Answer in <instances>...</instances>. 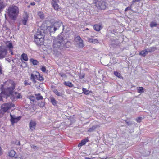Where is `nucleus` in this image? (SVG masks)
Listing matches in <instances>:
<instances>
[{
  "instance_id": "58",
  "label": "nucleus",
  "mask_w": 159,
  "mask_h": 159,
  "mask_svg": "<svg viewBox=\"0 0 159 159\" xmlns=\"http://www.w3.org/2000/svg\"><path fill=\"white\" fill-rule=\"evenodd\" d=\"M129 133H131L133 132V129H131L130 131H129Z\"/></svg>"
},
{
  "instance_id": "15",
  "label": "nucleus",
  "mask_w": 159,
  "mask_h": 159,
  "mask_svg": "<svg viewBox=\"0 0 159 159\" xmlns=\"http://www.w3.org/2000/svg\"><path fill=\"white\" fill-rule=\"evenodd\" d=\"M89 141V140L88 138H86L84 139L81 141L78 144V147H81V146L84 145L86 143Z\"/></svg>"
},
{
  "instance_id": "35",
  "label": "nucleus",
  "mask_w": 159,
  "mask_h": 159,
  "mask_svg": "<svg viewBox=\"0 0 159 159\" xmlns=\"http://www.w3.org/2000/svg\"><path fill=\"white\" fill-rule=\"evenodd\" d=\"M144 88L142 87H139L137 89V92L138 93H142L144 92Z\"/></svg>"
},
{
  "instance_id": "31",
  "label": "nucleus",
  "mask_w": 159,
  "mask_h": 159,
  "mask_svg": "<svg viewBox=\"0 0 159 159\" xmlns=\"http://www.w3.org/2000/svg\"><path fill=\"white\" fill-rule=\"evenodd\" d=\"M37 15L41 19L43 20L44 19V15L43 12L39 11L38 12Z\"/></svg>"
},
{
  "instance_id": "12",
  "label": "nucleus",
  "mask_w": 159,
  "mask_h": 159,
  "mask_svg": "<svg viewBox=\"0 0 159 159\" xmlns=\"http://www.w3.org/2000/svg\"><path fill=\"white\" fill-rule=\"evenodd\" d=\"M52 25L54 27L53 29H54V30H56L62 25L63 27V29H64V26L63 25V23L61 21L55 22Z\"/></svg>"
},
{
  "instance_id": "18",
  "label": "nucleus",
  "mask_w": 159,
  "mask_h": 159,
  "mask_svg": "<svg viewBox=\"0 0 159 159\" xmlns=\"http://www.w3.org/2000/svg\"><path fill=\"white\" fill-rule=\"evenodd\" d=\"M82 93L84 94L88 95L90 94L93 93V91L91 90H88L86 88H83L82 89Z\"/></svg>"
},
{
  "instance_id": "46",
  "label": "nucleus",
  "mask_w": 159,
  "mask_h": 159,
  "mask_svg": "<svg viewBox=\"0 0 159 159\" xmlns=\"http://www.w3.org/2000/svg\"><path fill=\"white\" fill-rule=\"evenodd\" d=\"M142 117H139L136 119V121L138 123H140L141 121Z\"/></svg>"
},
{
  "instance_id": "51",
  "label": "nucleus",
  "mask_w": 159,
  "mask_h": 159,
  "mask_svg": "<svg viewBox=\"0 0 159 159\" xmlns=\"http://www.w3.org/2000/svg\"><path fill=\"white\" fill-rule=\"evenodd\" d=\"M28 80H25L24 81V84L25 86H27L28 85Z\"/></svg>"
},
{
  "instance_id": "38",
  "label": "nucleus",
  "mask_w": 159,
  "mask_h": 159,
  "mask_svg": "<svg viewBox=\"0 0 159 159\" xmlns=\"http://www.w3.org/2000/svg\"><path fill=\"white\" fill-rule=\"evenodd\" d=\"M132 5L131 4L128 7H127L125 10V11L126 12L128 10H130L131 11H133L132 9Z\"/></svg>"
},
{
  "instance_id": "28",
  "label": "nucleus",
  "mask_w": 159,
  "mask_h": 159,
  "mask_svg": "<svg viewBox=\"0 0 159 159\" xmlns=\"http://www.w3.org/2000/svg\"><path fill=\"white\" fill-rule=\"evenodd\" d=\"M157 49V48L155 47H151L150 48H149L147 49L148 52V53L149 52H154Z\"/></svg>"
},
{
  "instance_id": "50",
  "label": "nucleus",
  "mask_w": 159,
  "mask_h": 159,
  "mask_svg": "<svg viewBox=\"0 0 159 159\" xmlns=\"http://www.w3.org/2000/svg\"><path fill=\"white\" fill-rule=\"evenodd\" d=\"M59 0H52L51 1V4L55 3H58Z\"/></svg>"
},
{
  "instance_id": "20",
  "label": "nucleus",
  "mask_w": 159,
  "mask_h": 159,
  "mask_svg": "<svg viewBox=\"0 0 159 159\" xmlns=\"http://www.w3.org/2000/svg\"><path fill=\"white\" fill-rule=\"evenodd\" d=\"M93 29L94 30L97 31H99L102 28V26L100 24H95L93 25Z\"/></svg>"
},
{
  "instance_id": "7",
  "label": "nucleus",
  "mask_w": 159,
  "mask_h": 159,
  "mask_svg": "<svg viewBox=\"0 0 159 159\" xmlns=\"http://www.w3.org/2000/svg\"><path fill=\"white\" fill-rule=\"evenodd\" d=\"M96 6L98 9L100 10H104L107 7L106 2L103 0L98 1Z\"/></svg>"
},
{
  "instance_id": "56",
  "label": "nucleus",
  "mask_w": 159,
  "mask_h": 159,
  "mask_svg": "<svg viewBox=\"0 0 159 159\" xmlns=\"http://www.w3.org/2000/svg\"><path fill=\"white\" fill-rule=\"evenodd\" d=\"M30 5L32 6H34L35 5V3L34 2H33L30 3Z\"/></svg>"
},
{
  "instance_id": "41",
  "label": "nucleus",
  "mask_w": 159,
  "mask_h": 159,
  "mask_svg": "<svg viewBox=\"0 0 159 159\" xmlns=\"http://www.w3.org/2000/svg\"><path fill=\"white\" fill-rule=\"evenodd\" d=\"M39 105L40 107L43 108L45 106V102H41L39 103Z\"/></svg>"
},
{
  "instance_id": "30",
  "label": "nucleus",
  "mask_w": 159,
  "mask_h": 159,
  "mask_svg": "<svg viewBox=\"0 0 159 159\" xmlns=\"http://www.w3.org/2000/svg\"><path fill=\"white\" fill-rule=\"evenodd\" d=\"M6 47L7 48V50L8 48L9 50L12 49L13 48V45L11 42H9L7 44L6 46Z\"/></svg>"
},
{
  "instance_id": "9",
  "label": "nucleus",
  "mask_w": 159,
  "mask_h": 159,
  "mask_svg": "<svg viewBox=\"0 0 159 159\" xmlns=\"http://www.w3.org/2000/svg\"><path fill=\"white\" fill-rule=\"evenodd\" d=\"M54 27L53 25H51L50 26H47V25L45 26V24H43L40 29H43L45 30V33L47 32V31H49L50 33H54L56 30H54L53 29Z\"/></svg>"
},
{
  "instance_id": "22",
  "label": "nucleus",
  "mask_w": 159,
  "mask_h": 159,
  "mask_svg": "<svg viewBox=\"0 0 159 159\" xmlns=\"http://www.w3.org/2000/svg\"><path fill=\"white\" fill-rule=\"evenodd\" d=\"M148 52L147 49L141 51L139 53V55L143 57H145L147 54H148Z\"/></svg>"
},
{
  "instance_id": "42",
  "label": "nucleus",
  "mask_w": 159,
  "mask_h": 159,
  "mask_svg": "<svg viewBox=\"0 0 159 159\" xmlns=\"http://www.w3.org/2000/svg\"><path fill=\"white\" fill-rule=\"evenodd\" d=\"M85 76V74L84 73H80L79 75V77L80 79H83Z\"/></svg>"
},
{
  "instance_id": "26",
  "label": "nucleus",
  "mask_w": 159,
  "mask_h": 159,
  "mask_svg": "<svg viewBox=\"0 0 159 159\" xmlns=\"http://www.w3.org/2000/svg\"><path fill=\"white\" fill-rule=\"evenodd\" d=\"M88 40L89 42L92 43L94 44H96L98 43V40L96 39L89 38Z\"/></svg>"
},
{
  "instance_id": "52",
  "label": "nucleus",
  "mask_w": 159,
  "mask_h": 159,
  "mask_svg": "<svg viewBox=\"0 0 159 159\" xmlns=\"http://www.w3.org/2000/svg\"><path fill=\"white\" fill-rule=\"evenodd\" d=\"M5 60L7 61L9 63H10L11 62V60L9 58H6Z\"/></svg>"
},
{
  "instance_id": "29",
  "label": "nucleus",
  "mask_w": 159,
  "mask_h": 159,
  "mask_svg": "<svg viewBox=\"0 0 159 159\" xmlns=\"http://www.w3.org/2000/svg\"><path fill=\"white\" fill-rule=\"evenodd\" d=\"M64 84L70 88L74 86V85L70 81H65L64 83Z\"/></svg>"
},
{
  "instance_id": "62",
  "label": "nucleus",
  "mask_w": 159,
  "mask_h": 159,
  "mask_svg": "<svg viewBox=\"0 0 159 159\" xmlns=\"http://www.w3.org/2000/svg\"><path fill=\"white\" fill-rule=\"evenodd\" d=\"M128 159L127 158V159Z\"/></svg>"
},
{
  "instance_id": "48",
  "label": "nucleus",
  "mask_w": 159,
  "mask_h": 159,
  "mask_svg": "<svg viewBox=\"0 0 159 159\" xmlns=\"http://www.w3.org/2000/svg\"><path fill=\"white\" fill-rule=\"evenodd\" d=\"M2 66L0 64V75L2 74Z\"/></svg>"
},
{
  "instance_id": "25",
  "label": "nucleus",
  "mask_w": 159,
  "mask_h": 159,
  "mask_svg": "<svg viewBox=\"0 0 159 159\" xmlns=\"http://www.w3.org/2000/svg\"><path fill=\"white\" fill-rule=\"evenodd\" d=\"M35 73L38 74V76L37 77V80L41 82L43 81L44 80L43 76L41 75L40 73L37 71L35 72Z\"/></svg>"
},
{
  "instance_id": "23",
  "label": "nucleus",
  "mask_w": 159,
  "mask_h": 159,
  "mask_svg": "<svg viewBox=\"0 0 159 159\" xmlns=\"http://www.w3.org/2000/svg\"><path fill=\"white\" fill-rule=\"evenodd\" d=\"M6 6V4L2 0H0V12L2 11Z\"/></svg>"
},
{
  "instance_id": "21",
  "label": "nucleus",
  "mask_w": 159,
  "mask_h": 159,
  "mask_svg": "<svg viewBox=\"0 0 159 159\" xmlns=\"http://www.w3.org/2000/svg\"><path fill=\"white\" fill-rule=\"evenodd\" d=\"M53 92L56 95L58 96L62 97L63 93L62 92H58L57 90L56 89H54L52 90Z\"/></svg>"
},
{
  "instance_id": "47",
  "label": "nucleus",
  "mask_w": 159,
  "mask_h": 159,
  "mask_svg": "<svg viewBox=\"0 0 159 159\" xmlns=\"http://www.w3.org/2000/svg\"><path fill=\"white\" fill-rule=\"evenodd\" d=\"M16 98L18 99L21 98H22V96L20 93H18L16 96Z\"/></svg>"
},
{
  "instance_id": "2",
  "label": "nucleus",
  "mask_w": 159,
  "mask_h": 159,
  "mask_svg": "<svg viewBox=\"0 0 159 159\" xmlns=\"http://www.w3.org/2000/svg\"><path fill=\"white\" fill-rule=\"evenodd\" d=\"M11 86L7 88H5L3 85H1L0 88L1 91L0 93V101H3L2 98L4 97L3 95L6 96V99L11 96H13L14 90L15 88L16 84L13 82L11 84Z\"/></svg>"
},
{
  "instance_id": "5",
  "label": "nucleus",
  "mask_w": 159,
  "mask_h": 159,
  "mask_svg": "<svg viewBox=\"0 0 159 159\" xmlns=\"http://www.w3.org/2000/svg\"><path fill=\"white\" fill-rule=\"evenodd\" d=\"M15 107V105L11 102L4 103L1 106V109L5 113L8 111L11 107Z\"/></svg>"
},
{
  "instance_id": "33",
  "label": "nucleus",
  "mask_w": 159,
  "mask_h": 159,
  "mask_svg": "<svg viewBox=\"0 0 159 159\" xmlns=\"http://www.w3.org/2000/svg\"><path fill=\"white\" fill-rule=\"evenodd\" d=\"M15 152L14 150H12L9 152V156L10 157H12L15 156Z\"/></svg>"
},
{
  "instance_id": "39",
  "label": "nucleus",
  "mask_w": 159,
  "mask_h": 159,
  "mask_svg": "<svg viewBox=\"0 0 159 159\" xmlns=\"http://www.w3.org/2000/svg\"><path fill=\"white\" fill-rule=\"evenodd\" d=\"M27 98L31 101L34 102L35 101V97L33 96H28Z\"/></svg>"
},
{
  "instance_id": "43",
  "label": "nucleus",
  "mask_w": 159,
  "mask_h": 159,
  "mask_svg": "<svg viewBox=\"0 0 159 159\" xmlns=\"http://www.w3.org/2000/svg\"><path fill=\"white\" fill-rule=\"evenodd\" d=\"M126 124L128 126H130L133 124V122L130 121H128L127 120H125Z\"/></svg>"
},
{
  "instance_id": "34",
  "label": "nucleus",
  "mask_w": 159,
  "mask_h": 159,
  "mask_svg": "<svg viewBox=\"0 0 159 159\" xmlns=\"http://www.w3.org/2000/svg\"><path fill=\"white\" fill-rule=\"evenodd\" d=\"M114 74L115 76L117 77L118 78H122L123 77L121 76V75L120 73L116 71H115L114 72Z\"/></svg>"
},
{
  "instance_id": "57",
  "label": "nucleus",
  "mask_w": 159,
  "mask_h": 159,
  "mask_svg": "<svg viewBox=\"0 0 159 159\" xmlns=\"http://www.w3.org/2000/svg\"><path fill=\"white\" fill-rule=\"evenodd\" d=\"M85 159H92L91 158H89L88 157H85Z\"/></svg>"
},
{
  "instance_id": "13",
  "label": "nucleus",
  "mask_w": 159,
  "mask_h": 159,
  "mask_svg": "<svg viewBox=\"0 0 159 159\" xmlns=\"http://www.w3.org/2000/svg\"><path fill=\"white\" fill-rule=\"evenodd\" d=\"M119 43V40L117 39H111L110 42V45L113 47H115Z\"/></svg>"
},
{
  "instance_id": "55",
  "label": "nucleus",
  "mask_w": 159,
  "mask_h": 159,
  "mask_svg": "<svg viewBox=\"0 0 159 159\" xmlns=\"http://www.w3.org/2000/svg\"><path fill=\"white\" fill-rule=\"evenodd\" d=\"M16 144L17 145H20V141H18L17 143L16 142Z\"/></svg>"
},
{
  "instance_id": "19",
  "label": "nucleus",
  "mask_w": 159,
  "mask_h": 159,
  "mask_svg": "<svg viewBox=\"0 0 159 159\" xmlns=\"http://www.w3.org/2000/svg\"><path fill=\"white\" fill-rule=\"evenodd\" d=\"M29 16L28 14L26 13L25 16H24L22 19V23L24 25H26L27 23L28 20Z\"/></svg>"
},
{
  "instance_id": "1",
  "label": "nucleus",
  "mask_w": 159,
  "mask_h": 159,
  "mask_svg": "<svg viewBox=\"0 0 159 159\" xmlns=\"http://www.w3.org/2000/svg\"><path fill=\"white\" fill-rule=\"evenodd\" d=\"M71 45V42L65 38L62 34L58 35L53 41V47L55 52H59L60 51L66 48H69Z\"/></svg>"
},
{
  "instance_id": "10",
  "label": "nucleus",
  "mask_w": 159,
  "mask_h": 159,
  "mask_svg": "<svg viewBox=\"0 0 159 159\" xmlns=\"http://www.w3.org/2000/svg\"><path fill=\"white\" fill-rule=\"evenodd\" d=\"M10 121L12 125H13L15 123H17L21 119V116L16 117L15 115H12L11 114H10Z\"/></svg>"
},
{
  "instance_id": "32",
  "label": "nucleus",
  "mask_w": 159,
  "mask_h": 159,
  "mask_svg": "<svg viewBox=\"0 0 159 159\" xmlns=\"http://www.w3.org/2000/svg\"><path fill=\"white\" fill-rule=\"evenodd\" d=\"M35 95L36 96V99L37 100H42L43 99V97L39 93L35 94Z\"/></svg>"
},
{
  "instance_id": "14",
  "label": "nucleus",
  "mask_w": 159,
  "mask_h": 159,
  "mask_svg": "<svg viewBox=\"0 0 159 159\" xmlns=\"http://www.w3.org/2000/svg\"><path fill=\"white\" fill-rule=\"evenodd\" d=\"M38 76V74L36 73L35 72L31 74L30 79L34 84L36 83L37 81L36 79L37 80Z\"/></svg>"
},
{
  "instance_id": "6",
  "label": "nucleus",
  "mask_w": 159,
  "mask_h": 159,
  "mask_svg": "<svg viewBox=\"0 0 159 159\" xmlns=\"http://www.w3.org/2000/svg\"><path fill=\"white\" fill-rule=\"evenodd\" d=\"M20 59L21 60V62L20 63V66L21 67H25L27 66L26 62L23 61H27L28 60V57L27 54L26 53H23L21 56Z\"/></svg>"
},
{
  "instance_id": "49",
  "label": "nucleus",
  "mask_w": 159,
  "mask_h": 159,
  "mask_svg": "<svg viewBox=\"0 0 159 159\" xmlns=\"http://www.w3.org/2000/svg\"><path fill=\"white\" fill-rule=\"evenodd\" d=\"M141 0H133L131 2V4L132 5H133L134 3H135L136 2H140Z\"/></svg>"
},
{
  "instance_id": "3",
  "label": "nucleus",
  "mask_w": 159,
  "mask_h": 159,
  "mask_svg": "<svg viewBox=\"0 0 159 159\" xmlns=\"http://www.w3.org/2000/svg\"><path fill=\"white\" fill-rule=\"evenodd\" d=\"M45 35V32L44 29H40L38 30L34 36V42L37 46H41L43 44Z\"/></svg>"
},
{
  "instance_id": "60",
  "label": "nucleus",
  "mask_w": 159,
  "mask_h": 159,
  "mask_svg": "<svg viewBox=\"0 0 159 159\" xmlns=\"http://www.w3.org/2000/svg\"><path fill=\"white\" fill-rule=\"evenodd\" d=\"M89 30V29L88 28H86V29H85V30Z\"/></svg>"
},
{
  "instance_id": "24",
  "label": "nucleus",
  "mask_w": 159,
  "mask_h": 159,
  "mask_svg": "<svg viewBox=\"0 0 159 159\" xmlns=\"http://www.w3.org/2000/svg\"><path fill=\"white\" fill-rule=\"evenodd\" d=\"M50 102L54 106H56L57 105V102L55 100L54 97H52L50 98Z\"/></svg>"
},
{
  "instance_id": "53",
  "label": "nucleus",
  "mask_w": 159,
  "mask_h": 159,
  "mask_svg": "<svg viewBox=\"0 0 159 159\" xmlns=\"http://www.w3.org/2000/svg\"><path fill=\"white\" fill-rule=\"evenodd\" d=\"M9 52L11 53V55H14L12 49L9 50Z\"/></svg>"
},
{
  "instance_id": "4",
  "label": "nucleus",
  "mask_w": 159,
  "mask_h": 159,
  "mask_svg": "<svg viewBox=\"0 0 159 159\" xmlns=\"http://www.w3.org/2000/svg\"><path fill=\"white\" fill-rule=\"evenodd\" d=\"M19 12L18 7L14 5H12L8 7L6 13L10 19L14 20L17 18Z\"/></svg>"
},
{
  "instance_id": "11",
  "label": "nucleus",
  "mask_w": 159,
  "mask_h": 159,
  "mask_svg": "<svg viewBox=\"0 0 159 159\" xmlns=\"http://www.w3.org/2000/svg\"><path fill=\"white\" fill-rule=\"evenodd\" d=\"M75 40L76 42H78L77 43V44L79 48H83L84 46L83 43V41L79 35L75 37Z\"/></svg>"
},
{
  "instance_id": "37",
  "label": "nucleus",
  "mask_w": 159,
  "mask_h": 159,
  "mask_svg": "<svg viewBox=\"0 0 159 159\" xmlns=\"http://www.w3.org/2000/svg\"><path fill=\"white\" fill-rule=\"evenodd\" d=\"M157 25V24L156 22L152 21L150 23V26L151 27L153 28L154 27L156 26Z\"/></svg>"
},
{
  "instance_id": "16",
  "label": "nucleus",
  "mask_w": 159,
  "mask_h": 159,
  "mask_svg": "<svg viewBox=\"0 0 159 159\" xmlns=\"http://www.w3.org/2000/svg\"><path fill=\"white\" fill-rule=\"evenodd\" d=\"M58 3H55L51 4L52 7L54 9L57 11H59L61 10V8L60 5L58 4Z\"/></svg>"
},
{
  "instance_id": "40",
  "label": "nucleus",
  "mask_w": 159,
  "mask_h": 159,
  "mask_svg": "<svg viewBox=\"0 0 159 159\" xmlns=\"http://www.w3.org/2000/svg\"><path fill=\"white\" fill-rule=\"evenodd\" d=\"M59 75L62 77L65 78H67V76L66 75V74L64 73L63 72H61L60 73Z\"/></svg>"
},
{
  "instance_id": "36",
  "label": "nucleus",
  "mask_w": 159,
  "mask_h": 159,
  "mask_svg": "<svg viewBox=\"0 0 159 159\" xmlns=\"http://www.w3.org/2000/svg\"><path fill=\"white\" fill-rule=\"evenodd\" d=\"M97 127L96 126H93L92 127H90L88 129V132H93L94 130L96 129Z\"/></svg>"
},
{
  "instance_id": "61",
  "label": "nucleus",
  "mask_w": 159,
  "mask_h": 159,
  "mask_svg": "<svg viewBox=\"0 0 159 159\" xmlns=\"http://www.w3.org/2000/svg\"><path fill=\"white\" fill-rule=\"evenodd\" d=\"M17 92H15V94H17Z\"/></svg>"
},
{
  "instance_id": "27",
  "label": "nucleus",
  "mask_w": 159,
  "mask_h": 159,
  "mask_svg": "<svg viewBox=\"0 0 159 159\" xmlns=\"http://www.w3.org/2000/svg\"><path fill=\"white\" fill-rule=\"evenodd\" d=\"M30 61L33 65H38L39 62V61L36 59L31 58L30 59Z\"/></svg>"
},
{
  "instance_id": "17",
  "label": "nucleus",
  "mask_w": 159,
  "mask_h": 159,
  "mask_svg": "<svg viewBox=\"0 0 159 159\" xmlns=\"http://www.w3.org/2000/svg\"><path fill=\"white\" fill-rule=\"evenodd\" d=\"M36 125V123L35 121L31 120L29 123V128L32 131L35 129Z\"/></svg>"
},
{
  "instance_id": "8",
  "label": "nucleus",
  "mask_w": 159,
  "mask_h": 159,
  "mask_svg": "<svg viewBox=\"0 0 159 159\" xmlns=\"http://www.w3.org/2000/svg\"><path fill=\"white\" fill-rule=\"evenodd\" d=\"M7 48L5 46H0V59L5 58L7 54Z\"/></svg>"
},
{
  "instance_id": "54",
  "label": "nucleus",
  "mask_w": 159,
  "mask_h": 159,
  "mask_svg": "<svg viewBox=\"0 0 159 159\" xmlns=\"http://www.w3.org/2000/svg\"><path fill=\"white\" fill-rule=\"evenodd\" d=\"M31 147L32 148H33V149H35L36 148L37 146H35V145H32L31 146Z\"/></svg>"
},
{
  "instance_id": "44",
  "label": "nucleus",
  "mask_w": 159,
  "mask_h": 159,
  "mask_svg": "<svg viewBox=\"0 0 159 159\" xmlns=\"http://www.w3.org/2000/svg\"><path fill=\"white\" fill-rule=\"evenodd\" d=\"M41 70L42 72H45L46 71V69L44 66H42L41 68Z\"/></svg>"
},
{
  "instance_id": "59",
  "label": "nucleus",
  "mask_w": 159,
  "mask_h": 159,
  "mask_svg": "<svg viewBox=\"0 0 159 159\" xmlns=\"http://www.w3.org/2000/svg\"><path fill=\"white\" fill-rule=\"evenodd\" d=\"M31 82H30V83H28V85H31Z\"/></svg>"
},
{
  "instance_id": "45",
  "label": "nucleus",
  "mask_w": 159,
  "mask_h": 159,
  "mask_svg": "<svg viewBox=\"0 0 159 159\" xmlns=\"http://www.w3.org/2000/svg\"><path fill=\"white\" fill-rule=\"evenodd\" d=\"M5 113V112L1 109L0 110V118L3 117Z\"/></svg>"
}]
</instances>
